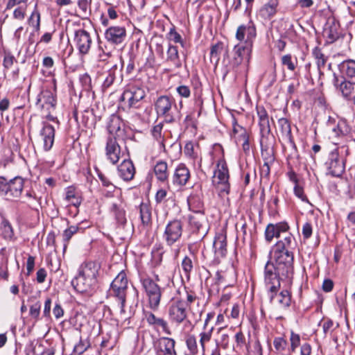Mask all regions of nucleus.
Here are the masks:
<instances>
[{
	"label": "nucleus",
	"mask_w": 355,
	"mask_h": 355,
	"mask_svg": "<svg viewBox=\"0 0 355 355\" xmlns=\"http://www.w3.org/2000/svg\"><path fill=\"white\" fill-rule=\"evenodd\" d=\"M269 266L270 264L268 262V286L270 284L269 287L270 302L275 305H279L282 307L288 306L291 300L288 292L283 291L277 293L280 288L279 277L277 272H272L269 270Z\"/></svg>",
	"instance_id": "obj_1"
},
{
	"label": "nucleus",
	"mask_w": 355,
	"mask_h": 355,
	"mask_svg": "<svg viewBox=\"0 0 355 355\" xmlns=\"http://www.w3.org/2000/svg\"><path fill=\"white\" fill-rule=\"evenodd\" d=\"M24 188V180L21 177H15L8 181L4 177L0 176V196L6 200H13L21 196Z\"/></svg>",
	"instance_id": "obj_2"
},
{
	"label": "nucleus",
	"mask_w": 355,
	"mask_h": 355,
	"mask_svg": "<svg viewBox=\"0 0 355 355\" xmlns=\"http://www.w3.org/2000/svg\"><path fill=\"white\" fill-rule=\"evenodd\" d=\"M269 259L270 260L268 261L270 264L269 270L273 272L272 269H275V272H277L273 262L277 264L290 263L293 260V256L291 252L285 249V243L279 241L270 250Z\"/></svg>",
	"instance_id": "obj_3"
},
{
	"label": "nucleus",
	"mask_w": 355,
	"mask_h": 355,
	"mask_svg": "<svg viewBox=\"0 0 355 355\" xmlns=\"http://www.w3.org/2000/svg\"><path fill=\"white\" fill-rule=\"evenodd\" d=\"M128 289V279L125 272H120L111 284V291L113 295L119 302L120 313H125V304L126 298V291Z\"/></svg>",
	"instance_id": "obj_4"
},
{
	"label": "nucleus",
	"mask_w": 355,
	"mask_h": 355,
	"mask_svg": "<svg viewBox=\"0 0 355 355\" xmlns=\"http://www.w3.org/2000/svg\"><path fill=\"white\" fill-rule=\"evenodd\" d=\"M141 283L148 298L150 309L157 310L162 297L160 287L150 278L143 279Z\"/></svg>",
	"instance_id": "obj_5"
},
{
	"label": "nucleus",
	"mask_w": 355,
	"mask_h": 355,
	"mask_svg": "<svg viewBox=\"0 0 355 355\" xmlns=\"http://www.w3.org/2000/svg\"><path fill=\"white\" fill-rule=\"evenodd\" d=\"M146 92L142 86L137 83L130 84L124 90L121 98L127 100L130 107H139V103L145 97Z\"/></svg>",
	"instance_id": "obj_6"
},
{
	"label": "nucleus",
	"mask_w": 355,
	"mask_h": 355,
	"mask_svg": "<svg viewBox=\"0 0 355 355\" xmlns=\"http://www.w3.org/2000/svg\"><path fill=\"white\" fill-rule=\"evenodd\" d=\"M187 307L181 299H173L168 306V316L171 322L181 324L187 318Z\"/></svg>",
	"instance_id": "obj_7"
},
{
	"label": "nucleus",
	"mask_w": 355,
	"mask_h": 355,
	"mask_svg": "<svg viewBox=\"0 0 355 355\" xmlns=\"http://www.w3.org/2000/svg\"><path fill=\"white\" fill-rule=\"evenodd\" d=\"M183 231L182 223L179 220L168 222L165 227L163 238L168 245H172L181 238Z\"/></svg>",
	"instance_id": "obj_8"
},
{
	"label": "nucleus",
	"mask_w": 355,
	"mask_h": 355,
	"mask_svg": "<svg viewBox=\"0 0 355 355\" xmlns=\"http://www.w3.org/2000/svg\"><path fill=\"white\" fill-rule=\"evenodd\" d=\"M332 83L336 90L346 100L351 99V95L354 90L355 82L347 80L345 77L334 73Z\"/></svg>",
	"instance_id": "obj_9"
},
{
	"label": "nucleus",
	"mask_w": 355,
	"mask_h": 355,
	"mask_svg": "<svg viewBox=\"0 0 355 355\" xmlns=\"http://www.w3.org/2000/svg\"><path fill=\"white\" fill-rule=\"evenodd\" d=\"M333 132L338 141L336 144L355 141L352 128L345 119H340L338 121L336 125L333 128Z\"/></svg>",
	"instance_id": "obj_10"
},
{
	"label": "nucleus",
	"mask_w": 355,
	"mask_h": 355,
	"mask_svg": "<svg viewBox=\"0 0 355 355\" xmlns=\"http://www.w3.org/2000/svg\"><path fill=\"white\" fill-rule=\"evenodd\" d=\"M224 51L222 64L226 68V72L232 69V60H230L227 47L223 42H218L211 47L210 56L211 60H215L216 64L219 61V55Z\"/></svg>",
	"instance_id": "obj_11"
},
{
	"label": "nucleus",
	"mask_w": 355,
	"mask_h": 355,
	"mask_svg": "<svg viewBox=\"0 0 355 355\" xmlns=\"http://www.w3.org/2000/svg\"><path fill=\"white\" fill-rule=\"evenodd\" d=\"M74 44L79 53L83 55H86L89 53L92 40L90 34L84 29H78L74 33Z\"/></svg>",
	"instance_id": "obj_12"
},
{
	"label": "nucleus",
	"mask_w": 355,
	"mask_h": 355,
	"mask_svg": "<svg viewBox=\"0 0 355 355\" xmlns=\"http://www.w3.org/2000/svg\"><path fill=\"white\" fill-rule=\"evenodd\" d=\"M55 130L54 127L46 123H43V126L40 131L39 142L44 151H49L54 144Z\"/></svg>",
	"instance_id": "obj_13"
},
{
	"label": "nucleus",
	"mask_w": 355,
	"mask_h": 355,
	"mask_svg": "<svg viewBox=\"0 0 355 355\" xmlns=\"http://www.w3.org/2000/svg\"><path fill=\"white\" fill-rule=\"evenodd\" d=\"M329 173L334 177H340L345 171V164L340 159L337 150L331 151L326 162Z\"/></svg>",
	"instance_id": "obj_14"
},
{
	"label": "nucleus",
	"mask_w": 355,
	"mask_h": 355,
	"mask_svg": "<svg viewBox=\"0 0 355 355\" xmlns=\"http://www.w3.org/2000/svg\"><path fill=\"white\" fill-rule=\"evenodd\" d=\"M277 128L282 134L284 146L291 150V154L293 153V151L296 150V146L292 137L290 123L284 118L280 119L277 122Z\"/></svg>",
	"instance_id": "obj_15"
},
{
	"label": "nucleus",
	"mask_w": 355,
	"mask_h": 355,
	"mask_svg": "<svg viewBox=\"0 0 355 355\" xmlns=\"http://www.w3.org/2000/svg\"><path fill=\"white\" fill-rule=\"evenodd\" d=\"M105 155L108 160L113 164H116L124 155L121 150L116 137H109L105 147Z\"/></svg>",
	"instance_id": "obj_16"
},
{
	"label": "nucleus",
	"mask_w": 355,
	"mask_h": 355,
	"mask_svg": "<svg viewBox=\"0 0 355 355\" xmlns=\"http://www.w3.org/2000/svg\"><path fill=\"white\" fill-rule=\"evenodd\" d=\"M175 341L168 337H162L154 344L156 355H177L175 349Z\"/></svg>",
	"instance_id": "obj_17"
},
{
	"label": "nucleus",
	"mask_w": 355,
	"mask_h": 355,
	"mask_svg": "<svg viewBox=\"0 0 355 355\" xmlns=\"http://www.w3.org/2000/svg\"><path fill=\"white\" fill-rule=\"evenodd\" d=\"M252 44L249 41H245V44H239L234 46L230 60H232V67L239 65L244 58H248L251 51Z\"/></svg>",
	"instance_id": "obj_18"
},
{
	"label": "nucleus",
	"mask_w": 355,
	"mask_h": 355,
	"mask_svg": "<svg viewBox=\"0 0 355 355\" xmlns=\"http://www.w3.org/2000/svg\"><path fill=\"white\" fill-rule=\"evenodd\" d=\"M56 104L55 97L51 90L44 89L37 96L36 105L42 110H54Z\"/></svg>",
	"instance_id": "obj_19"
},
{
	"label": "nucleus",
	"mask_w": 355,
	"mask_h": 355,
	"mask_svg": "<svg viewBox=\"0 0 355 355\" xmlns=\"http://www.w3.org/2000/svg\"><path fill=\"white\" fill-rule=\"evenodd\" d=\"M126 37V30L124 26H112L105 32V38L114 44H121Z\"/></svg>",
	"instance_id": "obj_20"
},
{
	"label": "nucleus",
	"mask_w": 355,
	"mask_h": 355,
	"mask_svg": "<svg viewBox=\"0 0 355 355\" xmlns=\"http://www.w3.org/2000/svg\"><path fill=\"white\" fill-rule=\"evenodd\" d=\"M191 177L190 171L184 164H179L172 176V182L177 187H182L188 182Z\"/></svg>",
	"instance_id": "obj_21"
},
{
	"label": "nucleus",
	"mask_w": 355,
	"mask_h": 355,
	"mask_svg": "<svg viewBox=\"0 0 355 355\" xmlns=\"http://www.w3.org/2000/svg\"><path fill=\"white\" fill-rule=\"evenodd\" d=\"M100 267V265L95 261L84 262L80 265L78 272L96 284Z\"/></svg>",
	"instance_id": "obj_22"
},
{
	"label": "nucleus",
	"mask_w": 355,
	"mask_h": 355,
	"mask_svg": "<svg viewBox=\"0 0 355 355\" xmlns=\"http://www.w3.org/2000/svg\"><path fill=\"white\" fill-rule=\"evenodd\" d=\"M96 283L81 275L79 272L71 281V285L78 293H87L96 286Z\"/></svg>",
	"instance_id": "obj_23"
},
{
	"label": "nucleus",
	"mask_w": 355,
	"mask_h": 355,
	"mask_svg": "<svg viewBox=\"0 0 355 355\" xmlns=\"http://www.w3.org/2000/svg\"><path fill=\"white\" fill-rule=\"evenodd\" d=\"M119 176L124 181L128 182L134 178L135 168L130 159H124L117 168Z\"/></svg>",
	"instance_id": "obj_24"
},
{
	"label": "nucleus",
	"mask_w": 355,
	"mask_h": 355,
	"mask_svg": "<svg viewBox=\"0 0 355 355\" xmlns=\"http://www.w3.org/2000/svg\"><path fill=\"white\" fill-rule=\"evenodd\" d=\"M338 68L340 76L355 82V60L347 59L341 62Z\"/></svg>",
	"instance_id": "obj_25"
},
{
	"label": "nucleus",
	"mask_w": 355,
	"mask_h": 355,
	"mask_svg": "<svg viewBox=\"0 0 355 355\" xmlns=\"http://www.w3.org/2000/svg\"><path fill=\"white\" fill-rule=\"evenodd\" d=\"M215 255L217 258L225 257L227 254V237L224 233H218L216 235L213 243Z\"/></svg>",
	"instance_id": "obj_26"
},
{
	"label": "nucleus",
	"mask_w": 355,
	"mask_h": 355,
	"mask_svg": "<svg viewBox=\"0 0 355 355\" xmlns=\"http://www.w3.org/2000/svg\"><path fill=\"white\" fill-rule=\"evenodd\" d=\"M122 126L123 121L118 115L112 114L109 117L107 128L110 135L114 137L121 135L123 132Z\"/></svg>",
	"instance_id": "obj_27"
},
{
	"label": "nucleus",
	"mask_w": 355,
	"mask_h": 355,
	"mask_svg": "<svg viewBox=\"0 0 355 355\" xmlns=\"http://www.w3.org/2000/svg\"><path fill=\"white\" fill-rule=\"evenodd\" d=\"M257 115L259 119V126H260V133L261 135V138L260 140V145L261 148L262 153L264 150V147L266 146V139L265 138V128L266 126V110H265L263 106L257 105Z\"/></svg>",
	"instance_id": "obj_28"
},
{
	"label": "nucleus",
	"mask_w": 355,
	"mask_h": 355,
	"mask_svg": "<svg viewBox=\"0 0 355 355\" xmlns=\"http://www.w3.org/2000/svg\"><path fill=\"white\" fill-rule=\"evenodd\" d=\"M145 318L148 324L150 326H152L154 329L161 327L164 332L168 334H171V332L168 330L167 322L163 318L157 317L151 312L146 313Z\"/></svg>",
	"instance_id": "obj_29"
},
{
	"label": "nucleus",
	"mask_w": 355,
	"mask_h": 355,
	"mask_svg": "<svg viewBox=\"0 0 355 355\" xmlns=\"http://www.w3.org/2000/svg\"><path fill=\"white\" fill-rule=\"evenodd\" d=\"M171 108L172 100L167 96H159L155 103V109L157 115L165 114L168 112H171Z\"/></svg>",
	"instance_id": "obj_30"
},
{
	"label": "nucleus",
	"mask_w": 355,
	"mask_h": 355,
	"mask_svg": "<svg viewBox=\"0 0 355 355\" xmlns=\"http://www.w3.org/2000/svg\"><path fill=\"white\" fill-rule=\"evenodd\" d=\"M289 226L286 222H281L276 224H268V241L272 238H278L281 233L286 232Z\"/></svg>",
	"instance_id": "obj_31"
},
{
	"label": "nucleus",
	"mask_w": 355,
	"mask_h": 355,
	"mask_svg": "<svg viewBox=\"0 0 355 355\" xmlns=\"http://www.w3.org/2000/svg\"><path fill=\"white\" fill-rule=\"evenodd\" d=\"M189 223L193 231L200 232L205 223V217L202 212L196 211L189 216Z\"/></svg>",
	"instance_id": "obj_32"
},
{
	"label": "nucleus",
	"mask_w": 355,
	"mask_h": 355,
	"mask_svg": "<svg viewBox=\"0 0 355 355\" xmlns=\"http://www.w3.org/2000/svg\"><path fill=\"white\" fill-rule=\"evenodd\" d=\"M154 173L158 181L164 182L168 180V165L164 161H159L154 166Z\"/></svg>",
	"instance_id": "obj_33"
},
{
	"label": "nucleus",
	"mask_w": 355,
	"mask_h": 355,
	"mask_svg": "<svg viewBox=\"0 0 355 355\" xmlns=\"http://www.w3.org/2000/svg\"><path fill=\"white\" fill-rule=\"evenodd\" d=\"M214 178L218 180L217 182H227L229 180V172L227 164L224 160H220L217 164V170L214 173Z\"/></svg>",
	"instance_id": "obj_34"
},
{
	"label": "nucleus",
	"mask_w": 355,
	"mask_h": 355,
	"mask_svg": "<svg viewBox=\"0 0 355 355\" xmlns=\"http://www.w3.org/2000/svg\"><path fill=\"white\" fill-rule=\"evenodd\" d=\"M340 35L339 28L335 24L329 25L323 31V35L329 44L336 42L340 37Z\"/></svg>",
	"instance_id": "obj_35"
},
{
	"label": "nucleus",
	"mask_w": 355,
	"mask_h": 355,
	"mask_svg": "<svg viewBox=\"0 0 355 355\" xmlns=\"http://www.w3.org/2000/svg\"><path fill=\"white\" fill-rule=\"evenodd\" d=\"M248 33L247 39L245 41H249L252 44V39L255 36V30L253 27H246L241 25L238 27L236 37L239 41H243L245 39V35Z\"/></svg>",
	"instance_id": "obj_36"
},
{
	"label": "nucleus",
	"mask_w": 355,
	"mask_h": 355,
	"mask_svg": "<svg viewBox=\"0 0 355 355\" xmlns=\"http://www.w3.org/2000/svg\"><path fill=\"white\" fill-rule=\"evenodd\" d=\"M166 61L171 62L176 69L181 67L182 63L180 60L177 46L169 45L167 50Z\"/></svg>",
	"instance_id": "obj_37"
},
{
	"label": "nucleus",
	"mask_w": 355,
	"mask_h": 355,
	"mask_svg": "<svg viewBox=\"0 0 355 355\" xmlns=\"http://www.w3.org/2000/svg\"><path fill=\"white\" fill-rule=\"evenodd\" d=\"M24 198V200L22 201V202L26 203L29 208L35 210L38 209L40 204V199L33 190L26 191Z\"/></svg>",
	"instance_id": "obj_38"
},
{
	"label": "nucleus",
	"mask_w": 355,
	"mask_h": 355,
	"mask_svg": "<svg viewBox=\"0 0 355 355\" xmlns=\"http://www.w3.org/2000/svg\"><path fill=\"white\" fill-rule=\"evenodd\" d=\"M312 55L316 60L318 71L321 73L322 68H324L326 64L327 58L324 55L318 46H316L313 49Z\"/></svg>",
	"instance_id": "obj_39"
},
{
	"label": "nucleus",
	"mask_w": 355,
	"mask_h": 355,
	"mask_svg": "<svg viewBox=\"0 0 355 355\" xmlns=\"http://www.w3.org/2000/svg\"><path fill=\"white\" fill-rule=\"evenodd\" d=\"M80 230H81V228L78 225H70L63 232L64 251H65L70 239L74 234L78 233Z\"/></svg>",
	"instance_id": "obj_40"
},
{
	"label": "nucleus",
	"mask_w": 355,
	"mask_h": 355,
	"mask_svg": "<svg viewBox=\"0 0 355 355\" xmlns=\"http://www.w3.org/2000/svg\"><path fill=\"white\" fill-rule=\"evenodd\" d=\"M140 218L144 225H149L151 223V211L147 204L140 205Z\"/></svg>",
	"instance_id": "obj_41"
},
{
	"label": "nucleus",
	"mask_w": 355,
	"mask_h": 355,
	"mask_svg": "<svg viewBox=\"0 0 355 355\" xmlns=\"http://www.w3.org/2000/svg\"><path fill=\"white\" fill-rule=\"evenodd\" d=\"M214 331V327H211L209 329H207L202 331L199 336H200V345L201 347L202 351L203 353L205 352V345L208 342L211 340L212 334Z\"/></svg>",
	"instance_id": "obj_42"
},
{
	"label": "nucleus",
	"mask_w": 355,
	"mask_h": 355,
	"mask_svg": "<svg viewBox=\"0 0 355 355\" xmlns=\"http://www.w3.org/2000/svg\"><path fill=\"white\" fill-rule=\"evenodd\" d=\"M65 199L69 202L71 205H73L76 207H78L81 203L80 197L72 188H68L66 192Z\"/></svg>",
	"instance_id": "obj_43"
},
{
	"label": "nucleus",
	"mask_w": 355,
	"mask_h": 355,
	"mask_svg": "<svg viewBox=\"0 0 355 355\" xmlns=\"http://www.w3.org/2000/svg\"><path fill=\"white\" fill-rule=\"evenodd\" d=\"M111 211L114 214L115 218L119 223L124 224L126 222L125 211L116 203H113L111 207Z\"/></svg>",
	"instance_id": "obj_44"
},
{
	"label": "nucleus",
	"mask_w": 355,
	"mask_h": 355,
	"mask_svg": "<svg viewBox=\"0 0 355 355\" xmlns=\"http://www.w3.org/2000/svg\"><path fill=\"white\" fill-rule=\"evenodd\" d=\"M28 23L30 26H32L35 31L38 32L40 29V13L35 8L34 11L31 15L30 17L28 19Z\"/></svg>",
	"instance_id": "obj_45"
},
{
	"label": "nucleus",
	"mask_w": 355,
	"mask_h": 355,
	"mask_svg": "<svg viewBox=\"0 0 355 355\" xmlns=\"http://www.w3.org/2000/svg\"><path fill=\"white\" fill-rule=\"evenodd\" d=\"M1 229L3 237L6 239H11L14 236L12 227L9 221L5 218L1 222Z\"/></svg>",
	"instance_id": "obj_46"
},
{
	"label": "nucleus",
	"mask_w": 355,
	"mask_h": 355,
	"mask_svg": "<svg viewBox=\"0 0 355 355\" xmlns=\"http://www.w3.org/2000/svg\"><path fill=\"white\" fill-rule=\"evenodd\" d=\"M186 345L191 355L198 353V345L194 335H189L186 338Z\"/></svg>",
	"instance_id": "obj_47"
},
{
	"label": "nucleus",
	"mask_w": 355,
	"mask_h": 355,
	"mask_svg": "<svg viewBox=\"0 0 355 355\" xmlns=\"http://www.w3.org/2000/svg\"><path fill=\"white\" fill-rule=\"evenodd\" d=\"M181 266L184 274L187 277H189L190 273L193 268V261L188 256H185L182 261Z\"/></svg>",
	"instance_id": "obj_48"
},
{
	"label": "nucleus",
	"mask_w": 355,
	"mask_h": 355,
	"mask_svg": "<svg viewBox=\"0 0 355 355\" xmlns=\"http://www.w3.org/2000/svg\"><path fill=\"white\" fill-rule=\"evenodd\" d=\"M89 347V343L87 340H83L81 338L73 347V353L80 355L83 354Z\"/></svg>",
	"instance_id": "obj_49"
},
{
	"label": "nucleus",
	"mask_w": 355,
	"mask_h": 355,
	"mask_svg": "<svg viewBox=\"0 0 355 355\" xmlns=\"http://www.w3.org/2000/svg\"><path fill=\"white\" fill-rule=\"evenodd\" d=\"M117 70L116 65H114L112 69L108 71L107 77L105 78L103 86L105 88L109 87L115 79V73Z\"/></svg>",
	"instance_id": "obj_50"
},
{
	"label": "nucleus",
	"mask_w": 355,
	"mask_h": 355,
	"mask_svg": "<svg viewBox=\"0 0 355 355\" xmlns=\"http://www.w3.org/2000/svg\"><path fill=\"white\" fill-rule=\"evenodd\" d=\"M282 63L283 65L286 66L290 71H294L295 69V63L292 60V57L290 54L282 56Z\"/></svg>",
	"instance_id": "obj_51"
},
{
	"label": "nucleus",
	"mask_w": 355,
	"mask_h": 355,
	"mask_svg": "<svg viewBox=\"0 0 355 355\" xmlns=\"http://www.w3.org/2000/svg\"><path fill=\"white\" fill-rule=\"evenodd\" d=\"M163 123H159L158 124L153 126L151 134L153 137L157 141H161L162 139Z\"/></svg>",
	"instance_id": "obj_52"
},
{
	"label": "nucleus",
	"mask_w": 355,
	"mask_h": 355,
	"mask_svg": "<svg viewBox=\"0 0 355 355\" xmlns=\"http://www.w3.org/2000/svg\"><path fill=\"white\" fill-rule=\"evenodd\" d=\"M40 309L41 303L37 301L31 306L29 312L30 315L35 319H38L40 314Z\"/></svg>",
	"instance_id": "obj_53"
},
{
	"label": "nucleus",
	"mask_w": 355,
	"mask_h": 355,
	"mask_svg": "<svg viewBox=\"0 0 355 355\" xmlns=\"http://www.w3.org/2000/svg\"><path fill=\"white\" fill-rule=\"evenodd\" d=\"M184 153L186 156L191 159H194L196 158V155L194 153V146L192 142H188L185 144L184 148Z\"/></svg>",
	"instance_id": "obj_54"
},
{
	"label": "nucleus",
	"mask_w": 355,
	"mask_h": 355,
	"mask_svg": "<svg viewBox=\"0 0 355 355\" xmlns=\"http://www.w3.org/2000/svg\"><path fill=\"white\" fill-rule=\"evenodd\" d=\"M290 340L291 351L293 352L300 344V337L298 334L291 332Z\"/></svg>",
	"instance_id": "obj_55"
},
{
	"label": "nucleus",
	"mask_w": 355,
	"mask_h": 355,
	"mask_svg": "<svg viewBox=\"0 0 355 355\" xmlns=\"http://www.w3.org/2000/svg\"><path fill=\"white\" fill-rule=\"evenodd\" d=\"M96 171L98 178L100 179V180L102 182V184L104 187H112L113 188H115V187L112 184V183L111 182L110 179L105 174H103L98 168H96Z\"/></svg>",
	"instance_id": "obj_56"
},
{
	"label": "nucleus",
	"mask_w": 355,
	"mask_h": 355,
	"mask_svg": "<svg viewBox=\"0 0 355 355\" xmlns=\"http://www.w3.org/2000/svg\"><path fill=\"white\" fill-rule=\"evenodd\" d=\"M273 344L277 352H282L285 349L287 342L282 338H276L274 340Z\"/></svg>",
	"instance_id": "obj_57"
},
{
	"label": "nucleus",
	"mask_w": 355,
	"mask_h": 355,
	"mask_svg": "<svg viewBox=\"0 0 355 355\" xmlns=\"http://www.w3.org/2000/svg\"><path fill=\"white\" fill-rule=\"evenodd\" d=\"M169 40L173 41L175 43H180L183 46L181 35L175 30L171 28L168 33Z\"/></svg>",
	"instance_id": "obj_58"
},
{
	"label": "nucleus",
	"mask_w": 355,
	"mask_h": 355,
	"mask_svg": "<svg viewBox=\"0 0 355 355\" xmlns=\"http://www.w3.org/2000/svg\"><path fill=\"white\" fill-rule=\"evenodd\" d=\"M178 94L183 98H189L191 95V90L188 86L180 85L176 88Z\"/></svg>",
	"instance_id": "obj_59"
},
{
	"label": "nucleus",
	"mask_w": 355,
	"mask_h": 355,
	"mask_svg": "<svg viewBox=\"0 0 355 355\" xmlns=\"http://www.w3.org/2000/svg\"><path fill=\"white\" fill-rule=\"evenodd\" d=\"M294 193L295 195L301 199L302 201H307V198L306 195L304 193V189L302 187H300L298 184H295L294 187Z\"/></svg>",
	"instance_id": "obj_60"
},
{
	"label": "nucleus",
	"mask_w": 355,
	"mask_h": 355,
	"mask_svg": "<svg viewBox=\"0 0 355 355\" xmlns=\"http://www.w3.org/2000/svg\"><path fill=\"white\" fill-rule=\"evenodd\" d=\"M302 235L304 239H308L312 235V225L310 223H306L302 227Z\"/></svg>",
	"instance_id": "obj_61"
},
{
	"label": "nucleus",
	"mask_w": 355,
	"mask_h": 355,
	"mask_svg": "<svg viewBox=\"0 0 355 355\" xmlns=\"http://www.w3.org/2000/svg\"><path fill=\"white\" fill-rule=\"evenodd\" d=\"M218 189L220 196L228 194L230 191V184L227 182H217Z\"/></svg>",
	"instance_id": "obj_62"
},
{
	"label": "nucleus",
	"mask_w": 355,
	"mask_h": 355,
	"mask_svg": "<svg viewBox=\"0 0 355 355\" xmlns=\"http://www.w3.org/2000/svg\"><path fill=\"white\" fill-rule=\"evenodd\" d=\"M186 299L184 301L186 306L189 308L190 305L196 300V295L193 291H186Z\"/></svg>",
	"instance_id": "obj_63"
},
{
	"label": "nucleus",
	"mask_w": 355,
	"mask_h": 355,
	"mask_svg": "<svg viewBox=\"0 0 355 355\" xmlns=\"http://www.w3.org/2000/svg\"><path fill=\"white\" fill-rule=\"evenodd\" d=\"M334 322L331 320H327L322 324V329L324 335L331 333L333 331Z\"/></svg>",
	"instance_id": "obj_64"
}]
</instances>
